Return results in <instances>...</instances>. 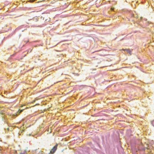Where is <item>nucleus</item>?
I'll return each instance as SVG.
<instances>
[{
  "mask_svg": "<svg viewBox=\"0 0 154 154\" xmlns=\"http://www.w3.org/2000/svg\"><path fill=\"white\" fill-rule=\"evenodd\" d=\"M57 147V144H56L51 149L49 154H53L56 150Z\"/></svg>",
  "mask_w": 154,
  "mask_h": 154,
  "instance_id": "f257e3e1",
  "label": "nucleus"
},
{
  "mask_svg": "<svg viewBox=\"0 0 154 154\" xmlns=\"http://www.w3.org/2000/svg\"><path fill=\"white\" fill-rule=\"evenodd\" d=\"M123 50L125 52L128 53L130 54V55H131V51L129 49H125Z\"/></svg>",
  "mask_w": 154,
  "mask_h": 154,
  "instance_id": "f03ea898",
  "label": "nucleus"
},
{
  "mask_svg": "<svg viewBox=\"0 0 154 154\" xmlns=\"http://www.w3.org/2000/svg\"><path fill=\"white\" fill-rule=\"evenodd\" d=\"M5 112H6L5 111L3 110H1L0 111V113L2 116H5Z\"/></svg>",
  "mask_w": 154,
  "mask_h": 154,
  "instance_id": "7ed1b4c3",
  "label": "nucleus"
},
{
  "mask_svg": "<svg viewBox=\"0 0 154 154\" xmlns=\"http://www.w3.org/2000/svg\"><path fill=\"white\" fill-rule=\"evenodd\" d=\"M146 149L147 150V153H146V154H152V153H151V151H150V149H149L148 148H146Z\"/></svg>",
  "mask_w": 154,
  "mask_h": 154,
  "instance_id": "20e7f679",
  "label": "nucleus"
},
{
  "mask_svg": "<svg viewBox=\"0 0 154 154\" xmlns=\"http://www.w3.org/2000/svg\"><path fill=\"white\" fill-rule=\"evenodd\" d=\"M20 154H28V152L26 150H25L23 152H21Z\"/></svg>",
  "mask_w": 154,
  "mask_h": 154,
  "instance_id": "39448f33",
  "label": "nucleus"
},
{
  "mask_svg": "<svg viewBox=\"0 0 154 154\" xmlns=\"http://www.w3.org/2000/svg\"><path fill=\"white\" fill-rule=\"evenodd\" d=\"M149 24H152L150 22H149V21H147L146 24V25H149Z\"/></svg>",
  "mask_w": 154,
  "mask_h": 154,
  "instance_id": "423d86ee",
  "label": "nucleus"
},
{
  "mask_svg": "<svg viewBox=\"0 0 154 154\" xmlns=\"http://www.w3.org/2000/svg\"><path fill=\"white\" fill-rule=\"evenodd\" d=\"M39 153L40 154H44L45 153L43 151H41L39 152Z\"/></svg>",
  "mask_w": 154,
  "mask_h": 154,
  "instance_id": "0eeeda50",
  "label": "nucleus"
},
{
  "mask_svg": "<svg viewBox=\"0 0 154 154\" xmlns=\"http://www.w3.org/2000/svg\"><path fill=\"white\" fill-rule=\"evenodd\" d=\"M152 125L154 126V120L152 122Z\"/></svg>",
  "mask_w": 154,
  "mask_h": 154,
  "instance_id": "6e6552de",
  "label": "nucleus"
},
{
  "mask_svg": "<svg viewBox=\"0 0 154 154\" xmlns=\"http://www.w3.org/2000/svg\"><path fill=\"white\" fill-rule=\"evenodd\" d=\"M30 1L31 2H32L33 1L32 0H30Z\"/></svg>",
  "mask_w": 154,
  "mask_h": 154,
  "instance_id": "1a4fd4ad",
  "label": "nucleus"
},
{
  "mask_svg": "<svg viewBox=\"0 0 154 154\" xmlns=\"http://www.w3.org/2000/svg\"><path fill=\"white\" fill-rule=\"evenodd\" d=\"M23 109L22 110H21V112H22L23 111Z\"/></svg>",
  "mask_w": 154,
  "mask_h": 154,
  "instance_id": "9d476101",
  "label": "nucleus"
},
{
  "mask_svg": "<svg viewBox=\"0 0 154 154\" xmlns=\"http://www.w3.org/2000/svg\"><path fill=\"white\" fill-rule=\"evenodd\" d=\"M145 21H147V19H145Z\"/></svg>",
  "mask_w": 154,
  "mask_h": 154,
  "instance_id": "9b49d317",
  "label": "nucleus"
},
{
  "mask_svg": "<svg viewBox=\"0 0 154 154\" xmlns=\"http://www.w3.org/2000/svg\"><path fill=\"white\" fill-rule=\"evenodd\" d=\"M142 18V17H141L140 18V19H141V20Z\"/></svg>",
  "mask_w": 154,
  "mask_h": 154,
  "instance_id": "f8f14e48",
  "label": "nucleus"
},
{
  "mask_svg": "<svg viewBox=\"0 0 154 154\" xmlns=\"http://www.w3.org/2000/svg\"><path fill=\"white\" fill-rule=\"evenodd\" d=\"M1 109V107H0V110Z\"/></svg>",
  "mask_w": 154,
  "mask_h": 154,
  "instance_id": "ddd939ff",
  "label": "nucleus"
}]
</instances>
